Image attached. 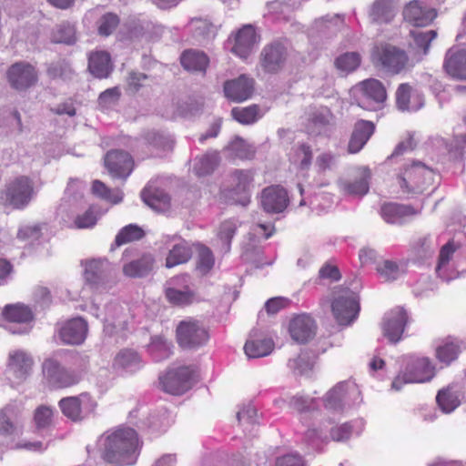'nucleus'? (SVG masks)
Returning <instances> with one entry per match:
<instances>
[{
	"label": "nucleus",
	"mask_w": 466,
	"mask_h": 466,
	"mask_svg": "<svg viewBox=\"0 0 466 466\" xmlns=\"http://www.w3.org/2000/svg\"><path fill=\"white\" fill-rule=\"evenodd\" d=\"M88 332V325L81 317L73 318L61 324L58 329V336L61 341L66 345L82 344Z\"/></svg>",
	"instance_id": "4468645a"
},
{
	"label": "nucleus",
	"mask_w": 466,
	"mask_h": 466,
	"mask_svg": "<svg viewBox=\"0 0 466 466\" xmlns=\"http://www.w3.org/2000/svg\"><path fill=\"white\" fill-rule=\"evenodd\" d=\"M53 410L46 405L39 406L34 414V421L36 429H46L52 424Z\"/></svg>",
	"instance_id": "052dcab7"
},
{
	"label": "nucleus",
	"mask_w": 466,
	"mask_h": 466,
	"mask_svg": "<svg viewBox=\"0 0 466 466\" xmlns=\"http://www.w3.org/2000/svg\"><path fill=\"white\" fill-rule=\"evenodd\" d=\"M98 220L97 214L94 208H89L83 214L78 215L75 220V226L77 228H93Z\"/></svg>",
	"instance_id": "0e129e2a"
},
{
	"label": "nucleus",
	"mask_w": 466,
	"mask_h": 466,
	"mask_svg": "<svg viewBox=\"0 0 466 466\" xmlns=\"http://www.w3.org/2000/svg\"><path fill=\"white\" fill-rule=\"evenodd\" d=\"M34 195L33 182L27 177H19L8 182L0 192L4 206L21 209L26 207Z\"/></svg>",
	"instance_id": "f03ea898"
},
{
	"label": "nucleus",
	"mask_w": 466,
	"mask_h": 466,
	"mask_svg": "<svg viewBox=\"0 0 466 466\" xmlns=\"http://www.w3.org/2000/svg\"><path fill=\"white\" fill-rule=\"evenodd\" d=\"M349 389V383L342 381L333 387L325 396V408L332 411H339L343 408V397Z\"/></svg>",
	"instance_id": "ea45409f"
},
{
	"label": "nucleus",
	"mask_w": 466,
	"mask_h": 466,
	"mask_svg": "<svg viewBox=\"0 0 466 466\" xmlns=\"http://www.w3.org/2000/svg\"><path fill=\"white\" fill-rule=\"evenodd\" d=\"M143 201L157 212H163L169 207L170 198L162 190L146 187L141 193Z\"/></svg>",
	"instance_id": "2f4dec72"
},
{
	"label": "nucleus",
	"mask_w": 466,
	"mask_h": 466,
	"mask_svg": "<svg viewBox=\"0 0 466 466\" xmlns=\"http://www.w3.org/2000/svg\"><path fill=\"white\" fill-rule=\"evenodd\" d=\"M192 257V249L189 244L186 241H181L175 244L169 250L165 266L167 268L187 263Z\"/></svg>",
	"instance_id": "c9c22d12"
},
{
	"label": "nucleus",
	"mask_w": 466,
	"mask_h": 466,
	"mask_svg": "<svg viewBox=\"0 0 466 466\" xmlns=\"http://www.w3.org/2000/svg\"><path fill=\"white\" fill-rule=\"evenodd\" d=\"M154 263L153 256L147 254L124 265L123 272L130 278H143L152 271Z\"/></svg>",
	"instance_id": "7c9ffc66"
},
{
	"label": "nucleus",
	"mask_w": 466,
	"mask_h": 466,
	"mask_svg": "<svg viewBox=\"0 0 466 466\" xmlns=\"http://www.w3.org/2000/svg\"><path fill=\"white\" fill-rule=\"evenodd\" d=\"M289 332L295 342L299 344L308 343L316 335V321L308 314L297 315L289 321Z\"/></svg>",
	"instance_id": "2eb2a0df"
},
{
	"label": "nucleus",
	"mask_w": 466,
	"mask_h": 466,
	"mask_svg": "<svg viewBox=\"0 0 466 466\" xmlns=\"http://www.w3.org/2000/svg\"><path fill=\"white\" fill-rule=\"evenodd\" d=\"M3 316L6 320L16 323H29L34 319L31 309L21 303L6 305Z\"/></svg>",
	"instance_id": "e433bc0d"
},
{
	"label": "nucleus",
	"mask_w": 466,
	"mask_h": 466,
	"mask_svg": "<svg viewBox=\"0 0 466 466\" xmlns=\"http://www.w3.org/2000/svg\"><path fill=\"white\" fill-rule=\"evenodd\" d=\"M232 117L238 122L249 125L255 123L261 117L260 109L257 105L247 107H234L231 110Z\"/></svg>",
	"instance_id": "37998d69"
},
{
	"label": "nucleus",
	"mask_w": 466,
	"mask_h": 466,
	"mask_svg": "<svg viewBox=\"0 0 466 466\" xmlns=\"http://www.w3.org/2000/svg\"><path fill=\"white\" fill-rule=\"evenodd\" d=\"M228 149L235 154L236 157L246 159L254 157L256 149L241 137H235L228 145Z\"/></svg>",
	"instance_id": "864d4df0"
},
{
	"label": "nucleus",
	"mask_w": 466,
	"mask_h": 466,
	"mask_svg": "<svg viewBox=\"0 0 466 466\" xmlns=\"http://www.w3.org/2000/svg\"><path fill=\"white\" fill-rule=\"evenodd\" d=\"M90 400L86 394L78 397H66L59 401V407L63 414L73 421H81L86 416V408H83Z\"/></svg>",
	"instance_id": "4be33fe9"
},
{
	"label": "nucleus",
	"mask_w": 466,
	"mask_h": 466,
	"mask_svg": "<svg viewBox=\"0 0 466 466\" xmlns=\"http://www.w3.org/2000/svg\"><path fill=\"white\" fill-rule=\"evenodd\" d=\"M378 272L387 281H392L397 279L402 275L399 265L396 262L390 260H385L377 267Z\"/></svg>",
	"instance_id": "680f3d73"
},
{
	"label": "nucleus",
	"mask_w": 466,
	"mask_h": 466,
	"mask_svg": "<svg viewBox=\"0 0 466 466\" xmlns=\"http://www.w3.org/2000/svg\"><path fill=\"white\" fill-rule=\"evenodd\" d=\"M32 357L23 350H15L9 354V370L14 376L24 380L30 374L33 366Z\"/></svg>",
	"instance_id": "a878e982"
},
{
	"label": "nucleus",
	"mask_w": 466,
	"mask_h": 466,
	"mask_svg": "<svg viewBox=\"0 0 466 466\" xmlns=\"http://www.w3.org/2000/svg\"><path fill=\"white\" fill-rule=\"evenodd\" d=\"M411 35L413 37L412 46L421 51L422 55H426L431 42L437 36L435 30L428 31H412Z\"/></svg>",
	"instance_id": "5fc2aeb1"
},
{
	"label": "nucleus",
	"mask_w": 466,
	"mask_h": 466,
	"mask_svg": "<svg viewBox=\"0 0 466 466\" xmlns=\"http://www.w3.org/2000/svg\"><path fill=\"white\" fill-rule=\"evenodd\" d=\"M145 235L144 230L135 224L124 227L116 235L115 245L120 247L126 243L141 239Z\"/></svg>",
	"instance_id": "09e8293b"
},
{
	"label": "nucleus",
	"mask_w": 466,
	"mask_h": 466,
	"mask_svg": "<svg viewBox=\"0 0 466 466\" xmlns=\"http://www.w3.org/2000/svg\"><path fill=\"white\" fill-rule=\"evenodd\" d=\"M461 345L458 342L447 341L436 348V358L445 365L451 364L458 358Z\"/></svg>",
	"instance_id": "c03bdc74"
},
{
	"label": "nucleus",
	"mask_w": 466,
	"mask_h": 466,
	"mask_svg": "<svg viewBox=\"0 0 466 466\" xmlns=\"http://www.w3.org/2000/svg\"><path fill=\"white\" fill-rule=\"evenodd\" d=\"M370 172L369 168L363 167L360 169V174L354 181H342L340 187L349 195L362 197L366 195L370 188L369 179Z\"/></svg>",
	"instance_id": "72a5a7b5"
},
{
	"label": "nucleus",
	"mask_w": 466,
	"mask_h": 466,
	"mask_svg": "<svg viewBox=\"0 0 466 466\" xmlns=\"http://www.w3.org/2000/svg\"><path fill=\"white\" fill-rule=\"evenodd\" d=\"M408 315L403 308L398 307L387 312L382 322V331L390 342L397 343L400 340Z\"/></svg>",
	"instance_id": "f8f14e48"
},
{
	"label": "nucleus",
	"mask_w": 466,
	"mask_h": 466,
	"mask_svg": "<svg viewBox=\"0 0 466 466\" xmlns=\"http://www.w3.org/2000/svg\"><path fill=\"white\" fill-rule=\"evenodd\" d=\"M238 228V223L235 220H226L221 223L218 237L224 244V250L228 252L230 248V241Z\"/></svg>",
	"instance_id": "4d7b16f0"
},
{
	"label": "nucleus",
	"mask_w": 466,
	"mask_h": 466,
	"mask_svg": "<svg viewBox=\"0 0 466 466\" xmlns=\"http://www.w3.org/2000/svg\"><path fill=\"white\" fill-rule=\"evenodd\" d=\"M215 259L212 251L204 246L198 248L197 268L202 274H207L214 267Z\"/></svg>",
	"instance_id": "13d9d810"
},
{
	"label": "nucleus",
	"mask_w": 466,
	"mask_h": 466,
	"mask_svg": "<svg viewBox=\"0 0 466 466\" xmlns=\"http://www.w3.org/2000/svg\"><path fill=\"white\" fill-rule=\"evenodd\" d=\"M359 303L354 297H339L332 303L334 318L339 325H349L359 312Z\"/></svg>",
	"instance_id": "aec40b11"
},
{
	"label": "nucleus",
	"mask_w": 466,
	"mask_h": 466,
	"mask_svg": "<svg viewBox=\"0 0 466 466\" xmlns=\"http://www.w3.org/2000/svg\"><path fill=\"white\" fill-rule=\"evenodd\" d=\"M374 132V125L366 120L358 121L351 134L349 142V151L350 153L359 152L367 143Z\"/></svg>",
	"instance_id": "bb28decb"
},
{
	"label": "nucleus",
	"mask_w": 466,
	"mask_h": 466,
	"mask_svg": "<svg viewBox=\"0 0 466 466\" xmlns=\"http://www.w3.org/2000/svg\"><path fill=\"white\" fill-rule=\"evenodd\" d=\"M166 297L172 304L184 306L190 304L193 301L195 293L188 288H185L184 289L167 288L166 289Z\"/></svg>",
	"instance_id": "3c124183"
},
{
	"label": "nucleus",
	"mask_w": 466,
	"mask_h": 466,
	"mask_svg": "<svg viewBox=\"0 0 466 466\" xmlns=\"http://www.w3.org/2000/svg\"><path fill=\"white\" fill-rule=\"evenodd\" d=\"M435 375V367L428 358L411 359L402 374L393 380L391 387L400 390L405 383H423L430 381Z\"/></svg>",
	"instance_id": "20e7f679"
},
{
	"label": "nucleus",
	"mask_w": 466,
	"mask_h": 466,
	"mask_svg": "<svg viewBox=\"0 0 466 466\" xmlns=\"http://www.w3.org/2000/svg\"><path fill=\"white\" fill-rule=\"evenodd\" d=\"M289 202L287 190L278 185L267 187L260 193V206L265 212L269 214L283 212Z\"/></svg>",
	"instance_id": "ddd939ff"
},
{
	"label": "nucleus",
	"mask_w": 466,
	"mask_h": 466,
	"mask_svg": "<svg viewBox=\"0 0 466 466\" xmlns=\"http://www.w3.org/2000/svg\"><path fill=\"white\" fill-rule=\"evenodd\" d=\"M434 8L427 6L424 2L412 0L403 9V17L414 26H426L436 17Z\"/></svg>",
	"instance_id": "f3484780"
},
{
	"label": "nucleus",
	"mask_w": 466,
	"mask_h": 466,
	"mask_svg": "<svg viewBox=\"0 0 466 466\" xmlns=\"http://www.w3.org/2000/svg\"><path fill=\"white\" fill-rule=\"evenodd\" d=\"M42 236L40 225L24 226L17 232V238L23 241H35Z\"/></svg>",
	"instance_id": "774afa93"
},
{
	"label": "nucleus",
	"mask_w": 466,
	"mask_h": 466,
	"mask_svg": "<svg viewBox=\"0 0 466 466\" xmlns=\"http://www.w3.org/2000/svg\"><path fill=\"white\" fill-rule=\"evenodd\" d=\"M424 104L423 98L419 95L413 94L412 87L403 83L399 86L396 91V105L401 111H416Z\"/></svg>",
	"instance_id": "393cba45"
},
{
	"label": "nucleus",
	"mask_w": 466,
	"mask_h": 466,
	"mask_svg": "<svg viewBox=\"0 0 466 466\" xmlns=\"http://www.w3.org/2000/svg\"><path fill=\"white\" fill-rule=\"evenodd\" d=\"M195 370L191 367L170 369L159 377L162 389L172 395H181L192 388L195 382Z\"/></svg>",
	"instance_id": "39448f33"
},
{
	"label": "nucleus",
	"mask_w": 466,
	"mask_h": 466,
	"mask_svg": "<svg viewBox=\"0 0 466 466\" xmlns=\"http://www.w3.org/2000/svg\"><path fill=\"white\" fill-rule=\"evenodd\" d=\"M254 91V79L241 75L224 84L225 96L232 101L242 102L251 96Z\"/></svg>",
	"instance_id": "6ab92c4d"
},
{
	"label": "nucleus",
	"mask_w": 466,
	"mask_h": 466,
	"mask_svg": "<svg viewBox=\"0 0 466 466\" xmlns=\"http://www.w3.org/2000/svg\"><path fill=\"white\" fill-rule=\"evenodd\" d=\"M289 57L287 46L280 42L265 46L260 53L259 62L266 73L274 74L281 70Z\"/></svg>",
	"instance_id": "9d476101"
},
{
	"label": "nucleus",
	"mask_w": 466,
	"mask_h": 466,
	"mask_svg": "<svg viewBox=\"0 0 466 466\" xmlns=\"http://www.w3.org/2000/svg\"><path fill=\"white\" fill-rule=\"evenodd\" d=\"M258 42V36L252 25H244L235 36V44L231 50L241 58H246L252 52Z\"/></svg>",
	"instance_id": "5701e85b"
},
{
	"label": "nucleus",
	"mask_w": 466,
	"mask_h": 466,
	"mask_svg": "<svg viewBox=\"0 0 466 466\" xmlns=\"http://www.w3.org/2000/svg\"><path fill=\"white\" fill-rule=\"evenodd\" d=\"M395 15L393 0H376L370 11V17L374 23H389Z\"/></svg>",
	"instance_id": "f704fd0d"
},
{
	"label": "nucleus",
	"mask_w": 466,
	"mask_h": 466,
	"mask_svg": "<svg viewBox=\"0 0 466 466\" xmlns=\"http://www.w3.org/2000/svg\"><path fill=\"white\" fill-rule=\"evenodd\" d=\"M88 70L97 78H106L112 70L110 56L106 52L91 53L88 57Z\"/></svg>",
	"instance_id": "c85d7f7f"
},
{
	"label": "nucleus",
	"mask_w": 466,
	"mask_h": 466,
	"mask_svg": "<svg viewBox=\"0 0 466 466\" xmlns=\"http://www.w3.org/2000/svg\"><path fill=\"white\" fill-rule=\"evenodd\" d=\"M342 23V18L339 15L333 16H324L315 21V28L320 32L328 30H336Z\"/></svg>",
	"instance_id": "338daca9"
},
{
	"label": "nucleus",
	"mask_w": 466,
	"mask_h": 466,
	"mask_svg": "<svg viewBox=\"0 0 466 466\" xmlns=\"http://www.w3.org/2000/svg\"><path fill=\"white\" fill-rule=\"evenodd\" d=\"M92 192L114 204H117L122 201L123 194L121 192L113 193L100 180H95L92 185Z\"/></svg>",
	"instance_id": "bf43d9fd"
},
{
	"label": "nucleus",
	"mask_w": 466,
	"mask_h": 466,
	"mask_svg": "<svg viewBox=\"0 0 466 466\" xmlns=\"http://www.w3.org/2000/svg\"><path fill=\"white\" fill-rule=\"evenodd\" d=\"M232 183L236 193H243L239 203L242 206L249 203V196L248 191L252 182V175L248 170H235L232 174Z\"/></svg>",
	"instance_id": "4c0bfd02"
},
{
	"label": "nucleus",
	"mask_w": 466,
	"mask_h": 466,
	"mask_svg": "<svg viewBox=\"0 0 466 466\" xmlns=\"http://www.w3.org/2000/svg\"><path fill=\"white\" fill-rule=\"evenodd\" d=\"M139 355L131 350H121L115 359V364L123 369L134 370L139 366Z\"/></svg>",
	"instance_id": "6e6d98bb"
},
{
	"label": "nucleus",
	"mask_w": 466,
	"mask_h": 466,
	"mask_svg": "<svg viewBox=\"0 0 466 466\" xmlns=\"http://www.w3.org/2000/svg\"><path fill=\"white\" fill-rule=\"evenodd\" d=\"M43 374L48 384L54 388H66L76 384L80 376L61 366L53 358H48L42 364Z\"/></svg>",
	"instance_id": "6e6552de"
},
{
	"label": "nucleus",
	"mask_w": 466,
	"mask_h": 466,
	"mask_svg": "<svg viewBox=\"0 0 466 466\" xmlns=\"http://www.w3.org/2000/svg\"><path fill=\"white\" fill-rule=\"evenodd\" d=\"M443 68L454 79L466 80V50L446 53Z\"/></svg>",
	"instance_id": "b1692460"
},
{
	"label": "nucleus",
	"mask_w": 466,
	"mask_h": 466,
	"mask_svg": "<svg viewBox=\"0 0 466 466\" xmlns=\"http://www.w3.org/2000/svg\"><path fill=\"white\" fill-rule=\"evenodd\" d=\"M360 61L361 58L359 53L347 52L336 58L335 66L338 70L348 74L356 70L359 67Z\"/></svg>",
	"instance_id": "49530a36"
},
{
	"label": "nucleus",
	"mask_w": 466,
	"mask_h": 466,
	"mask_svg": "<svg viewBox=\"0 0 466 466\" xmlns=\"http://www.w3.org/2000/svg\"><path fill=\"white\" fill-rule=\"evenodd\" d=\"M101 457L108 463L131 465L137 460L138 439L132 428H119L102 435L99 440Z\"/></svg>",
	"instance_id": "f257e3e1"
},
{
	"label": "nucleus",
	"mask_w": 466,
	"mask_h": 466,
	"mask_svg": "<svg viewBox=\"0 0 466 466\" xmlns=\"http://www.w3.org/2000/svg\"><path fill=\"white\" fill-rule=\"evenodd\" d=\"M352 433V426L349 423H343L339 426H331L328 429L326 425L309 428L306 433V440L314 447H319L321 443H328L329 440L334 441H346Z\"/></svg>",
	"instance_id": "0eeeda50"
},
{
	"label": "nucleus",
	"mask_w": 466,
	"mask_h": 466,
	"mask_svg": "<svg viewBox=\"0 0 466 466\" xmlns=\"http://www.w3.org/2000/svg\"><path fill=\"white\" fill-rule=\"evenodd\" d=\"M432 170L420 162L414 163L400 176V185L407 192H422L432 180Z\"/></svg>",
	"instance_id": "1a4fd4ad"
},
{
	"label": "nucleus",
	"mask_w": 466,
	"mask_h": 466,
	"mask_svg": "<svg viewBox=\"0 0 466 466\" xmlns=\"http://www.w3.org/2000/svg\"><path fill=\"white\" fill-rule=\"evenodd\" d=\"M333 116L328 108L315 109L309 114L307 129L311 135H320L331 124Z\"/></svg>",
	"instance_id": "cd10ccee"
},
{
	"label": "nucleus",
	"mask_w": 466,
	"mask_h": 466,
	"mask_svg": "<svg viewBox=\"0 0 466 466\" xmlns=\"http://www.w3.org/2000/svg\"><path fill=\"white\" fill-rule=\"evenodd\" d=\"M120 96L121 92L117 86L108 88L99 95L98 104L102 107H109L116 104Z\"/></svg>",
	"instance_id": "69168bd1"
},
{
	"label": "nucleus",
	"mask_w": 466,
	"mask_h": 466,
	"mask_svg": "<svg viewBox=\"0 0 466 466\" xmlns=\"http://www.w3.org/2000/svg\"><path fill=\"white\" fill-rule=\"evenodd\" d=\"M218 159L217 152L208 153L198 158L195 164L194 170L199 177L209 175L218 166Z\"/></svg>",
	"instance_id": "8fccbe9b"
},
{
	"label": "nucleus",
	"mask_w": 466,
	"mask_h": 466,
	"mask_svg": "<svg viewBox=\"0 0 466 466\" xmlns=\"http://www.w3.org/2000/svg\"><path fill=\"white\" fill-rule=\"evenodd\" d=\"M112 278V269L106 259H90L85 263V279L96 289L104 287Z\"/></svg>",
	"instance_id": "dca6fc26"
},
{
	"label": "nucleus",
	"mask_w": 466,
	"mask_h": 466,
	"mask_svg": "<svg viewBox=\"0 0 466 466\" xmlns=\"http://www.w3.org/2000/svg\"><path fill=\"white\" fill-rule=\"evenodd\" d=\"M208 64V58L203 52L187 50L181 56V65L188 71H205Z\"/></svg>",
	"instance_id": "58836bf2"
},
{
	"label": "nucleus",
	"mask_w": 466,
	"mask_h": 466,
	"mask_svg": "<svg viewBox=\"0 0 466 466\" xmlns=\"http://www.w3.org/2000/svg\"><path fill=\"white\" fill-rule=\"evenodd\" d=\"M363 106L380 107L386 100L387 93L384 86L377 79H368L360 84Z\"/></svg>",
	"instance_id": "412c9836"
},
{
	"label": "nucleus",
	"mask_w": 466,
	"mask_h": 466,
	"mask_svg": "<svg viewBox=\"0 0 466 466\" xmlns=\"http://www.w3.org/2000/svg\"><path fill=\"white\" fill-rule=\"evenodd\" d=\"M118 24L119 19L116 15L106 14L98 21V33L101 35L107 36L113 33Z\"/></svg>",
	"instance_id": "e2e57ef3"
},
{
	"label": "nucleus",
	"mask_w": 466,
	"mask_h": 466,
	"mask_svg": "<svg viewBox=\"0 0 466 466\" xmlns=\"http://www.w3.org/2000/svg\"><path fill=\"white\" fill-rule=\"evenodd\" d=\"M105 166L113 177L126 179L133 169V160L127 152L111 150L105 157Z\"/></svg>",
	"instance_id": "a211bd4d"
},
{
	"label": "nucleus",
	"mask_w": 466,
	"mask_h": 466,
	"mask_svg": "<svg viewBox=\"0 0 466 466\" xmlns=\"http://www.w3.org/2000/svg\"><path fill=\"white\" fill-rule=\"evenodd\" d=\"M143 138L147 144L157 149H171L173 141L169 137L157 130H148L144 133Z\"/></svg>",
	"instance_id": "603ef678"
},
{
	"label": "nucleus",
	"mask_w": 466,
	"mask_h": 466,
	"mask_svg": "<svg viewBox=\"0 0 466 466\" xmlns=\"http://www.w3.org/2000/svg\"><path fill=\"white\" fill-rule=\"evenodd\" d=\"M273 348L274 342L271 339H262L248 340L244 346V350L248 358H260L268 355Z\"/></svg>",
	"instance_id": "79ce46f5"
},
{
	"label": "nucleus",
	"mask_w": 466,
	"mask_h": 466,
	"mask_svg": "<svg viewBox=\"0 0 466 466\" xmlns=\"http://www.w3.org/2000/svg\"><path fill=\"white\" fill-rule=\"evenodd\" d=\"M19 408L15 404H8L0 410V434L9 436L17 428Z\"/></svg>",
	"instance_id": "473e14b6"
},
{
	"label": "nucleus",
	"mask_w": 466,
	"mask_h": 466,
	"mask_svg": "<svg viewBox=\"0 0 466 466\" xmlns=\"http://www.w3.org/2000/svg\"><path fill=\"white\" fill-rule=\"evenodd\" d=\"M436 401L444 413H450L460 406V394L453 390L452 387H447L439 390Z\"/></svg>",
	"instance_id": "a19ab883"
},
{
	"label": "nucleus",
	"mask_w": 466,
	"mask_h": 466,
	"mask_svg": "<svg viewBox=\"0 0 466 466\" xmlns=\"http://www.w3.org/2000/svg\"><path fill=\"white\" fill-rule=\"evenodd\" d=\"M7 80L14 89L25 91L36 84L38 74L32 65L17 62L8 68Z\"/></svg>",
	"instance_id": "9b49d317"
},
{
	"label": "nucleus",
	"mask_w": 466,
	"mask_h": 466,
	"mask_svg": "<svg viewBox=\"0 0 466 466\" xmlns=\"http://www.w3.org/2000/svg\"><path fill=\"white\" fill-rule=\"evenodd\" d=\"M372 60L375 65L380 64L384 70L399 74L406 67L409 59L404 50L391 45H383L374 49Z\"/></svg>",
	"instance_id": "423d86ee"
},
{
	"label": "nucleus",
	"mask_w": 466,
	"mask_h": 466,
	"mask_svg": "<svg viewBox=\"0 0 466 466\" xmlns=\"http://www.w3.org/2000/svg\"><path fill=\"white\" fill-rule=\"evenodd\" d=\"M177 344L186 350H197L205 346L209 335L206 327L198 320L187 319L178 323L176 329Z\"/></svg>",
	"instance_id": "7ed1b4c3"
},
{
	"label": "nucleus",
	"mask_w": 466,
	"mask_h": 466,
	"mask_svg": "<svg viewBox=\"0 0 466 466\" xmlns=\"http://www.w3.org/2000/svg\"><path fill=\"white\" fill-rule=\"evenodd\" d=\"M47 75L52 78H60L64 81L72 80L75 71L66 60L51 63L47 68Z\"/></svg>",
	"instance_id": "de8ad7c7"
},
{
	"label": "nucleus",
	"mask_w": 466,
	"mask_h": 466,
	"mask_svg": "<svg viewBox=\"0 0 466 466\" xmlns=\"http://www.w3.org/2000/svg\"><path fill=\"white\" fill-rule=\"evenodd\" d=\"M75 26L69 23H62L54 29L52 41L55 43L72 45L76 42Z\"/></svg>",
	"instance_id": "a18cd8bd"
},
{
	"label": "nucleus",
	"mask_w": 466,
	"mask_h": 466,
	"mask_svg": "<svg viewBox=\"0 0 466 466\" xmlns=\"http://www.w3.org/2000/svg\"><path fill=\"white\" fill-rule=\"evenodd\" d=\"M418 211L411 206L397 203H385L381 206L380 215L387 223H399L407 216L416 215Z\"/></svg>",
	"instance_id": "c756f323"
}]
</instances>
